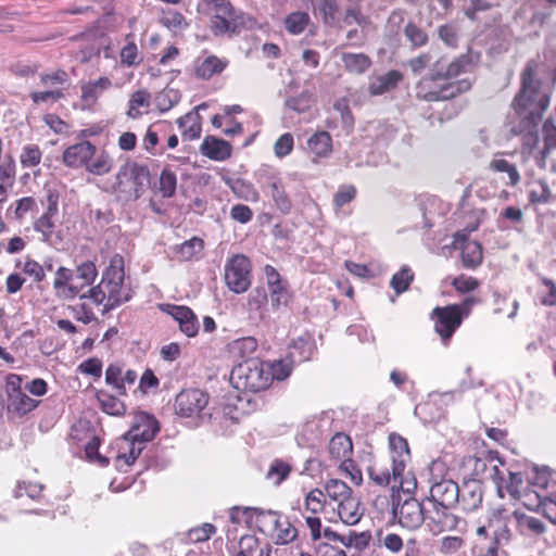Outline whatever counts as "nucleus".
Listing matches in <instances>:
<instances>
[{
  "mask_svg": "<svg viewBox=\"0 0 556 556\" xmlns=\"http://www.w3.org/2000/svg\"><path fill=\"white\" fill-rule=\"evenodd\" d=\"M551 98L540 89V83L534 78L533 71L527 67L522 73V88L515 97L513 106L516 113L522 116L520 132L529 136L528 144L538 143V125L546 111Z\"/></svg>",
  "mask_w": 556,
  "mask_h": 556,
  "instance_id": "obj_1",
  "label": "nucleus"
},
{
  "mask_svg": "<svg viewBox=\"0 0 556 556\" xmlns=\"http://www.w3.org/2000/svg\"><path fill=\"white\" fill-rule=\"evenodd\" d=\"M124 258L119 254L112 256L109 267L103 273L100 283L89 289L81 298L90 299L94 304L110 311L130 299L129 289L124 285Z\"/></svg>",
  "mask_w": 556,
  "mask_h": 556,
  "instance_id": "obj_2",
  "label": "nucleus"
},
{
  "mask_svg": "<svg viewBox=\"0 0 556 556\" xmlns=\"http://www.w3.org/2000/svg\"><path fill=\"white\" fill-rule=\"evenodd\" d=\"M230 381L238 390L260 392L270 386L271 377L266 363L248 358L232 368Z\"/></svg>",
  "mask_w": 556,
  "mask_h": 556,
  "instance_id": "obj_3",
  "label": "nucleus"
},
{
  "mask_svg": "<svg viewBox=\"0 0 556 556\" xmlns=\"http://www.w3.org/2000/svg\"><path fill=\"white\" fill-rule=\"evenodd\" d=\"M197 10L203 14L213 13L210 27L215 36L235 33L242 24V16L228 0H199Z\"/></svg>",
  "mask_w": 556,
  "mask_h": 556,
  "instance_id": "obj_4",
  "label": "nucleus"
},
{
  "mask_svg": "<svg viewBox=\"0 0 556 556\" xmlns=\"http://www.w3.org/2000/svg\"><path fill=\"white\" fill-rule=\"evenodd\" d=\"M488 528L492 530L493 540L479 556H497L498 545L508 543L511 530L517 529V510L504 506L492 507L488 515Z\"/></svg>",
  "mask_w": 556,
  "mask_h": 556,
  "instance_id": "obj_5",
  "label": "nucleus"
},
{
  "mask_svg": "<svg viewBox=\"0 0 556 556\" xmlns=\"http://www.w3.org/2000/svg\"><path fill=\"white\" fill-rule=\"evenodd\" d=\"M150 173L143 165L129 162L119 167L114 190L123 200H137L149 182Z\"/></svg>",
  "mask_w": 556,
  "mask_h": 556,
  "instance_id": "obj_6",
  "label": "nucleus"
},
{
  "mask_svg": "<svg viewBox=\"0 0 556 556\" xmlns=\"http://www.w3.org/2000/svg\"><path fill=\"white\" fill-rule=\"evenodd\" d=\"M393 488L399 486L403 493L409 495L417 488V481L412 471H406V464L410 458L406 440L399 435H390Z\"/></svg>",
  "mask_w": 556,
  "mask_h": 556,
  "instance_id": "obj_7",
  "label": "nucleus"
},
{
  "mask_svg": "<svg viewBox=\"0 0 556 556\" xmlns=\"http://www.w3.org/2000/svg\"><path fill=\"white\" fill-rule=\"evenodd\" d=\"M475 303H477V299L469 296L459 305L434 308L433 314L437 316L434 328L444 341L453 336L463 318L469 315Z\"/></svg>",
  "mask_w": 556,
  "mask_h": 556,
  "instance_id": "obj_8",
  "label": "nucleus"
},
{
  "mask_svg": "<svg viewBox=\"0 0 556 556\" xmlns=\"http://www.w3.org/2000/svg\"><path fill=\"white\" fill-rule=\"evenodd\" d=\"M225 282L235 293H243L251 286V263L243 254H236L225 265Z\"/></svg>",
  "mask_w": 556,
  "mask_h": 556,
  "instance_id": "obj_9",
  "label": "nucleus"
},
{
  "mask_svg": "<svg viewBox=\"0 0 556 556\" xmlns=\"http://www.w3.org/2000/svg\"><path fill=\"white\" fill-rule=\"evenodd\" d=\"M393 514L399 525L408 530H416L425 523L426 507L414 497L399 498Z\"/></svg>",
  "mask_w": 556,
  "mask_h": 556,
  "instance_id": "obj_10",
  "label": "nucleus"
},
{
  "mask_svg": "<svg viewBox=\"0 0 556 556\" xmlns=\"http://www.w3.org/2000/svg\"><path fill=\"white\" fill-rule=\"evenodd\" d=\"M431 508H426L425 525L429 532L438 535L442 532L457 529L460 519L451 509L430 503Z\"/></svg>",
  "mask_w": 556,
  "mask_h": 556,
  "instance_id": "obj_11",
  "label": "nucleus"
},
{
  "mask_svg": "<svg viewBox=\"0 0 556 556\" xmlns=\"http://www.w3.org/2000/svg\"><path fill=\"white\" fill-rule=\"evenodd\" d=\"M208 396L199 389L182 390L175 400V410L180 417L198 416L207 405Z\"/></svg>",
  "mask_w": 556,
  "mask_h": 556,
  "instance_id": "obj_12",
  "label": "nucleus"
},
{
  "mask_svg": "<svg viewBox=\"0 0 556 556\" xmlns=\"http://www.w3.org/2000/svg\"><path fill=\"white\" fill-rule=\"evenodd\" d=\"M159 430L157 420L153 416L147 413H138L135 415L132 425L126 434L132 442L141 443L140 446L143 450L144 444L153 440Z\"/></svg>",
  "mask_w": 556,
  "mask_h": 556,
  "instance_id": "obj_13",
  "label": "nucleus"
},
{
  "mask_svg": "<svg viewBox=\"0 0 556 556\" xmlns=\"http://www.w3.org/2000/svg\"><path fill=\"white\" fill-rule=\"evenodd\" d=\"M59 195L56 192L49 190L47 193V208L41 216L33 223L34 230L41 235V240L46 243L52 242L54 222L53 218L58 213Z\"/></svg>",
  "mask_w": 556,
  "mask_h": 556,
  "instance_id": "obj_14",
  "label": "nucleus"
},
{
  "mask_svg": "<svg viewBox=\"0 0 556 556\" xmlns=\"http://www.w3.org/2000/svg\"><path fill=\"white\" fill-rule=\"evenodd\" d=\"M459 500L458 485L447 479L432 483L430 488L429 503L441 505L445 508H453Z\"/></svg>",
  "mask_w": 556,
  "mask_h": 556,
  "instance_id": "obj_15",
  "label": "nucleus"
},
{
  "mask_svg": "<svg viewBox=\"0 0 556 556\" xmlns=\"http://www.w3.org/2000/svg\"><path fill=\"white\" fill-rule=\"evenodd\" d=\"M454 249L462 250V262L467 268H476L482 261V248L477 241H468L466 233L456 232L452 243Z\"/></svg>",
  "mask_w": 556,
  "mask_h": 556,
  "instance_id": "obj_16",
  "label": "nucleus"
},
{
  "mask_svg": "<svg viewBox=\"0 0 556 556\" xmlns=\"http://www.w3.org/2000/svg\"><path fill=\"white\" fill-rule=\"evenodd\" d=\"M112 87L109 77H100L96 80L83 83L80 86V101L83 109H92L99 98Z\"/></svg>",
  "mask_w": 556,
  "mask_h": 556,
  "instance_id": "obj_17",
  "label": "nucleus"
},
{
  "mask_svg": "<svg viewBox=\"0 0 556 556\" xmlns=\"http://www.w3.org/2000/svg\"><path fill=\"white\" fill-rule=\"evenodd\" d=\"M96 152V147L90 141H81L68 147L63 153V162L66 166L86 168L89 159Z\"/></svg>",
  "mask_w": 556,
  "mask_h": 556,
  "instance_id": "obj_18",
  "label": "nucleus"
},
{
  "mask_svg": "<svg viewBox=\"0 0 556 556\" xmlns=\"http://www.w3.org/2000/svg\"><path fill=\"white\" fill-rule=\"evenodd\" d=\"M168 314L177 321L180 331L189 338L197 336L199 321L195 314L187 306L172 305Z\"/></svg>",
  "mask_w": 556,
  "mask_h": 556,
  "instance_id": "obj_19",
  "label": "nucleus"
},
{
  "mask_svg": "<svg viewBox=\"0 0 556 556\" xmlns=\"http://www.w3.org/2000/svg\"><path fill=\"white\" fill-rule=\"evenodd\" d=\"M140 444L132 442L126 433L119 438L116 442L117 455L115 457V466L123 470L124 467L132 465L142 452Z\"/></svg>",
  "mask_w": 556,
  "mask_h": 556,
  "instance_id": "obj_20",
  "label": "nucleus"
},
{
  "mask_svg": "<svg viewBox=\"0 0 556 556\" xmlns=\"http://www.w3.org/2000/svg\"><path fill=\"white\" fill-rule=\"evenodd\" d=\"M337 514L340 520L348 525H356L363 517L364 510L361 501L354 494L337 504Z\"/></svg>",
  "mask_w": 556,
  "mask_h": 556,
  "instance_id": "obj_21",
  "label": "nucleus"
},
{
  "mask_svg": "<svg viewBox=\"0 0 556 556\" xmlns=\"http://www.w3.org/2000/svg\"><path fill=\"white\" fill-rule=\"evenodd\" d=\"M227 65L226 59L216 55L199 56L194 62V73L199 78L210 79L214 75L220 74Z\"/></svg>",
  "mask_w": 556,
  "mask_h": 556,
  "instance_id": "obj_22",
  "label": "nucleus"
},
{
  "mask_svg": "<svg viewBox=\"0 0 556 556\" xmlns=\"http://www.w3.org/2000/svg\"><path fill=\"white\" fill-rule=\"evenodd\" d=\"M98 275L96 265L87 261L79 266H77L75 273H74V281L70 287V293L74 294V298L79 295L81 298L83 294H80V291L85 288L90 286L96 277Z\"/></svg>",
  "mask_w": 556,
  "mask_h": 556,
  "instance_id": "obj_23",
  "label": "nucleus"
},
{
  "mask_svg": "<svg viewBox=\"0 0 556 556\" xmlns=\"http://www.w3.org/2000/svg\"><path fill=\"white\" fill-rule=\"evenodd\" d=\"M201 153L211 160L224 161L230 156L231 146L223 139L207 136L201 144Z\"/></svg>",
  "mask_w": 556,
  "mask_h": 556,
  "instance_id": "obj_24",
  "label": "nucleus"
},
{
  "mask_svg": "<svg viewBox=\"0 0 556 556\" xmlns=\"http://www.w3.org/2000/svg\"><path fill=\"white\" fill-rule=\"evenodd\" d=\"M328 452L331 458L340 464L351 458L353 444L350 437L344 433L334 434L329 442Z\"/></svg>",
  "mask_w": 556,
  "mask_h": 556,
  "instance_id": "obj_25",
  "label": "nucleus"
},
{
  "mask_svg": "<svg viewBox=\"0 0 556 556\" xmlns=\"http://www.w3.org/2000/svg\"><path fill=\"white\" fill-rule=\"evenodd\" d=\"M401 80L402 74L399 71H389L386 74L372 78L369 85V91L374 96L383 94L394 89Z\"/></svg>",
  "mask_w": 556,
  "mask_h": 556,
  "instance_id": "obj_26",
  "label": "nucleus"
},
{
  "mask_svg": "<svg viewBox=\"0 0 556 556\" xmlns=\"http://www.w3.org/2000/svg\"><path fill=\"white\" fill-rule=\"evenodd\" d=\"M307 148L316 157H328L332 152V139L327 131H317L307 140Z\"/></svg>",
  "mask_w": 556,
  "mask_h": 556,
  "instance_id": "obj_27",
  "label": "nucleus"
},
{
  "mask_svg": "<svg viewBox=\"0 0 556 556\" xmlns=\"http://www.w3.org/2000/svg\"><path fill=\"white\" fill-rule=\"evenodd\" d=\"M489 169L494 173L505 174L506 177H503V180L507 186H516L520 181V175L515 164L503 157H494L491 160Z\"/></svg>",
  "mask_w": 556,
  "mask_h": 556,
  "instance_id": "obj_28",
  "label": "nucleus"
},
{
  "mask_svg": "<svg viewBox=\"0 0 556 556\" xmlns=\"http://www.w3.org/2000/svg\"><path fill=\"white\" fill-rule=\"evenodd\" d=\"M235 556H270V547H261L254 535L247 534L240 538Z\"/></svg>",
  "mask_w": 556,
  "mask_h": 556,
  "instance_id": "obj_29",
  "label": "nucleus"
},
{
  "mask_svg": "<svg viewBox=\"0 0 556 556\" xmlns=\"http://www.w3.org/2000/svg\"><path fill=\"white\" fill-rule=\"evenodd\" d=\"M270 195L275 207L283 215H288L292 211V200L286 190L281 180H275L270 185Z\"/></svg>",
  "mask_w": 556,
  "mask_h": 556,
  "instance_id": "obj_30",
  "label": "nucleus"
},
{
  "mask_svg": "<svg viewBox=\"0 0 556 556\" xmlns=\"http://www.w3.org/2000/svg\"><path fill=\"white\" fill-rule=\"evenodd\" d=\"M10 408L18 415H25L35 409L39 401L29 397L23 390H15L9 393Z\"/></svg>",
  "mask_w": 556,
  "mask_h": 556,
  "instance_id": "obj_31",
  "label": "nucleus"
},
{
  "mask_svg": "<svg viewBox=\"0 0 556 556\" xmlns=\"http://www.w3.org/2000/svg\"><path fill=\"white\" fill-rule=\"evenodd\" d=\"M112 167L113 161L109 153L104 150L98 151L96 149V152L87 163L86 170L90 174L101 176L110 173Z\"/></svg>",
  "mask_w": 556,
  "mask_h": 556,
  "instance_id": "obj_32",
  "label": "nucleus"
},
{
  "mask_svg": "<svg viewBox=\"0 0 556 556\" xmlns=\"http://www.w3.org/2000/svg\"><path fill=\"white\" fill-rule=\"evenodd\" d=\"M151 104V94L147 90L135 91L129 99V108L127 115L131 118H137L144 113H148Z\"/></svg>",
  "mask_w": 556,
  "mask_h": 556,
  "instance_id": "obj_33",
  "label": "nucleus"
},
{
  "mask_svg": "<svg viewBox=\"0 0 556 556\" xmlns=\"http://www.w3.org/2000/svg\"><path fill=\"white\" fill-rule=\"evenodd\" d=\"M73 281L74 271L66 267H59L53 281V288L55 289L58 295L62 296L63 299H73L74 294H71L68 290Z\"/></svg>",
  "mask_w": 556,
  "mask_h": 556,
  "instance_id": "obj_34",
  "label": "nucleus"
},
{
  "mask_svg": "<svg viewBox=\"0 0 556 556\" xmlns=\"http://www.w3.org/2000/svg\"><path fill=\"white\" fill-rule=\"evenodd\" d=\"M326 497L331 502L340 503L353 494L352 489L342 480L330 479L325 484Z\"/></svg>",
  "mask_w": 556,
  "mask_h": 556,
  "instance_id": "obj_35",
  "label": "nucleus"
},
{
  "mask_svg": "<svg viewBox=\"0 0 556 556\" xmlns=\"http://www.w3.org/2000/svg\"><path fill=\"white\" fill-rule=\"evenodd\" d=\"M177 125L182 130V136L188 140H194L200 137L201 124L198 114L187 113L177 119Z\"/></svg>",
  "mask_w": 556,
  "mask_h": 556,
  "instance_id": "obj_36",
  "label": "nucleus"
},
{
  "mask_svg": "<svg viewBox=\"0 0 556 556\" xmlns=\"http://www.w3.org/2000/svg\"><path fill=\"white\" fill-rule=\"evenodd\" d=\"M458 502L466 510H473L480 506L482 502V492L478 484L472 483L459 490Z\"/></svg>",
  "mask_w": 556,
  "mask_h": 556,
  "instance_id": "obj_37",
  "label": "nucleus"
},
{
  "mask_svg": "<svg viewBox=\"0 0 556 556\" xmlns=\"http://www.w3.org/2000/svg\"><path fill=\"white\" fill-rule=\"evenodd\" d=\"M292 467L282 459H274L269 465L266 479L274 485H280L290 475Z\"/></svg>",
  "mask_w": 556,
  "mask_h": 556,
  "instance_id": "obj_38",
  "label": "nucleus"
},
{
  "mask_svg": "<svg viewBox=\"0 0 556 556\" xmlns=\"http://www.w3.org/2000/svg\"><path fill=\"white\" fill-rule=\"evenodd\" d=\"M485 478L491 479L498 492L503 490L508 469L504 468V464L500 459L491 458L488 464H483Z\"/></svg>",
  "mask_w": 556,
  "mask_h": 556,
  "instance_id": "obj_39",
  "label": "nucleus"
},
{
  "mask_svg": "<svg viewBox=\"0 0 556 556\" xmlns=\"http://www.w3.org/2000/svg\"><path fill=\"white\" fill-rule=\"evenodd\" d=\"M342 61L344 67L355 74L364 73L371 64L370 59L364 53H343Z\"/></svg>",
  "mask_w": 556,
  "mask_h": 556,
  "instance_id": "obj_40",
  "label": "nucleus"
},
{
  "mask_svg": "<svg viewBox=\"0 0 556 556\" xmlns=\"http://www.w3.org/2000/svg\"><path fill=\"white\" fill-rule=\"evenodd\" d=\"M270 534L277 544H288L295 540L298 530L287 519L280 518Z\"/></svg>",
  "mask_w": 556,
  "mask_h": 556,
  "instance_id": "obj_41",
  "label": "nucleus"
},
{
  "mask_svg": "<svg viewBox=\"0 0 556 556\" xmlns=\"http://www.w3.org/2000/svg\"><path fill=\"white\" fill-rule=\"evenodd\" d=\"M517 530L521 534H527V533L541 534L544 532L545 527L540 519L532 517V516H528V515L517 510Z\"/></svg>",
  "mask_w": 556,
  "mask_h": 556,
  "instance_id": "obj_42",
  "label": "nucleus"
},
{
  "mask_svg": "<svg viewBox=\"0 0 556 556\" xmlns=\"http://www.w3.org/2000/svg\"><path fill=\"white\" fill-rule=\"evenodd\" d=\"M309 15L302 11L290 13L285 20L286 29L292 35L303 33L309 24Z\"/></svg>",
  "mask_w": 556,
  "mask_h": 556,
  "instance_id": "obj_43",
  "label": "nucleus"
},
{
  "mask_svg": "<svg viewBox=\"0 0 556 556\" xmlns=\"http://www.w3.org/2000/svg\"><path fill=\"white\" fill-rule=\"evenodd\" d=\"M257 349V341L253 337L237 339L230 343V351L238 357H250Z\"/></svg>",
  "mask_w": 556,
  "mask_h": 556,
  "instance_id": "obj_44",
  "label": "nucleus"
},
{
  "mask_svg": "<svg viewBox=\"0 0 556 556\" xmlns=\"http://www.w3.org/2000/svg\"><path fill=\"white\" fill-rule=\"evenodd\" d=\"M326 503L327 497L325 492L316 488L306 494L304 498V508L305 510L316 515L324 510Z\"/></svg>",
  "mask_w": 556,
  "mask_h": 556,
  "instance_id": "obj_45",
  "label": "nucleus"
},
{
  "mask_svg": "<svg viewBox=\"0 0 556 556\" xmlns=\"http://www.w3.org/2000/svg\"><path fill=\"white\" fill-rule=\"evenodd\" d=\"M161 23L174 33L182 31L188 26L184 15L172 9L163 11Z\"/></svg>",
  "mask_w": 556,
  "mask_h": 556,
  "instance_id": "obj_46",
  "label": "nucleus"
},
{
  "mask_svg": "<svg viewBox=\"0 0 556 556\" xmlns=\"http://www.w3.org/2000/svg\"><path fill=\"white\" fill-rule=\"evenodd\" d=\"M414 279V274L408 266H403L397 273H395L390 281L393 290L400 294L406 291Z\"/></svg>",
  "mask_w": 556,
  "mask_h": 556,
  "instance_id": "obj_47",
  "label": "nucleus"
},
{
  "mask_svg": "<svg viewBox=\"0 0 556 556\" xmlns=\"http://www.w3.org/2000/svg\"><path fill=\"white\" fill-rule=\"evenodd\" d=\"M551 198V190L548 186L542 181H532L529 185V200L534 204L547 203Z\"/></svg>",
  "mask_w": 556,
  "mask_h": 556,
  "instance_id": "obj_48",
  "label": "nucleus"
},
{
  "mask_svg": "<svg viewBox=\"0 0 556 556\" xmlns=\"http://www.w3.org/2000/svg\"><path fill=\"white\" fill-rule=\"evenodd\" d=\"M269 301L274 309H279L281 306H286L290 300V294L286 282H281L268 288Z\"/></svg>",
  "mask_w": 556,
  "mask_h": 556,
  "instance_id": "obj_49",
  "label": "nucleus"
},
{
  "mask_svg": "<svg viewBox=\"0 0 556 556\" xmlns=\"http://www.w3.org/2000/svg\"><path fill=\"white\" fill-rule=\"evenodd\" d=\"M281 516L273 510L263 511L260 510L256 514L255 522L260 531L263 533H271L276 525L278 523Z\"/></svg>",
  "mask_w": 556,
  "mask_h": 556,
  "instance_id": "obj_50",
  "label": "nucleus"
},
{
  "mask_svg": "<svg viewBox=\"0 0 556 556\" xmlns=\"http://www.w3.org/2000/svg\"><path fill=\"white\" fill-rule=\"evenodd\" d=\"M266 365L268 366V372L270 374L271 381L274 379L283 380L290 376L293 362L291 358L287 357Z\"/></svg>",
  "mask_w": 556,
  "mask_h": 556,
  "instance_id": "obj_51",
  "label": "nucleus"
},
{
  "mask_svg": "<svg viewBox=\"0 0 556 556\" xmlns=\"http://www.w3.org/2000/svg\"><path fill=\"white\" fill-rule=\"evenodd\" d=\"M41 156L42 153L39 147L35 144H26L22 149L20 162L23 167H34L40 163Z\"/></svg>",
  "mask_w": 556,
  "mask_h": 556,
  "instance_id": "obj_52",
  "label": "nucleus"
},
{
  "mask_svg": "<svg viewBox=\"0 0 556 556\" xmlns=\"http://www.w3.org/2000/svg\"><path fill=\"white\" fill-rule=\"evenodd\" d=\"M176 186H177L176 175L167 168L163 169L161 173V176H160V187H159L162 195L165 198L173 197L176 191Z\"/></svg>",
  "mask_w": 556,
  "mask_h": 556,
  "instance_id": "obj_53",
  "label": "nucleus"
},
{
  "mask_svg": "<svg viewBox=\"0 0 556 556\" xmlns=\"http://www.w3.org/2000/svg\"><path fill=\"white\" fill-rule=\"evenodd\" d=\"M370 479L378 485H388L393 482L392 469L376 463L368 470Z\"/></svg>",
  "mask_w": 556,
  "mask_h": 556,
  "instance_id": "obj_54",
  "label": "nucleus"
},
{
  "mask_svg": "<svg viewBox=\"0 0 556 556\" xmlns=\"http://www.w3.org/2000/svg\"><path fill=\"white\" fill-rule=\"evenodd\" d=\"M102 409L110 415H122L125 412L124 404L113 395L100 393L98 396Z\"/></svg>",
  "mask_w": 556,
  "mask_h": 556,
  "instance_id": "obj_55",
  "label": "nucleus"
},
{
  "mask_svg": "<svg viewBox=\"0 0 556 556\" xmlns=\"http://www.w3.org/2000/svg\"><path fill=\"white\" fill-rule=\"evenodd\" d=\"M312 103V93L309 91H303L298 97L288 98L286 105L299 113L305 112L309 109Z\"/></svg>",
  "mask_w": 556,
  "mask_h": 556,
  "instance_id": "obj_56",
  "label": "nucleus"
},
{
  "mask_svg": "<svg viewBox=\"0 0 556 556\" xmlns=\"http://www.w3.org/2000/svg\"><path fill=\"white\" fill-rule=\"evenodd\" d=\"M119 56L122 64L127 66L137 65L141 61L138 48L134 42H128L125 47H123Z\"/></svg>",
  "mask_w": 556,
  "mask_h": 556,
  "instance_id": "obj_57",
  "label": "nucleus"
},
{
  "mask_svg": "<svg viewBox=\"0 0 556 556\" xmlns=\"http://www.w3.org/2000/svg\"><path fill=\"white\" fill-rule=\"evenodd\" d=\"M37 208L36 200L31 197H25L16 201L14 217L18 220L24 219L29 213Z\"/></svg>",
  "mask_w": 556,
  "mask_h": 556,
  "instance_id": "obj_58",
  "label": "nucleus"
},
{
  "mask_svg": "<svg viewBox=\"0 0 556 556\" xmlns=\"http://www.w3.org/2000/svg\"><path fill=\"white\" fill-rule=\"evenodd\" d=\"M293 149V137L287 132L281 135L274 144V152L277 157H285L291 153Z\"/></svg>",
  "mask_w": 556,
  "mask_h": 556,
  "instance_id": "obj_59",
  "label": "nucleus"
},
{
  "mask_svg": "<svg viewBox=\"0 0 556 556\" xmlns=\"http://www.w3.org/2000/svg\"><path fill=\"white\" fill-rule=\"evenodd\" d=\"M122 379V369L116 365H110L105 371V381L109 384H112L118 392V394H126V389L123 383H121Z\"/></svg>",
  "mask_w": 556,
  "mask_h": 556,
  "instance_id": "obj_60",
  "label": "nucleus"
},
{
  "mask_svg": "<svg viewBox=\"0 0 556 556\" xmlns=\"http://www.w3.org/2000/svg\"><path fill=\"white\" fill-rule=\"evenodd\" d=\"M215 526L212 523H204L201 527L193 528L188 532V539L191 542H204L215 533Z\"/></svg>",
  "mask_w": 556,
  "mask_h": 556,
  "instance_id": "obj_61",
  "label": "nucleus"
},
{
  "mask_svg": "<svg viewBox=\"0 0 556 556\" xmlns=\"http://www.w3.org/2000/svg\"><path fill=\"white\" fill-rule=\"evenodd\" d=\"M177 101V94L173 90H163L155 97V104L160 112L170 110Z\"/></svg>",
  "mask_w": 556,
  "mask_h": 556,
  "instance_id": "obj_62",
  "label": "nucleus"
},
{
  "mask_svg": "<svg viewBox=\"0 0 556 556\" xmlns=\"http://www.w3.org/2000/svg\"><path fill=\"white\" fill-rule=\"evenodd\" d=\"M404 33L415 47L424 46L428 40L427 34L413 23L405 26Z\"/></svg>",
  "mask_w": 556,
  "mask_h": 556,
  "instance_id": "obj_63",
  "label": "nucleus"
},
{
  "mask_svg": "<svg viewBox=\"0 0 556 556\" xmlns=\"http://www.w3.org/2000/svg\"><path fill=\"white\" fill-rule=\"evenodd\" d=\"M544 135V152H548L556 148V126L551 122L546 121L543 124Z\"/></svg>",
  "mask_w": 556,
  "mask_h": 556,
  "instance_id": "obj_64",
  "label": "nucleus"
}]
</instances>
